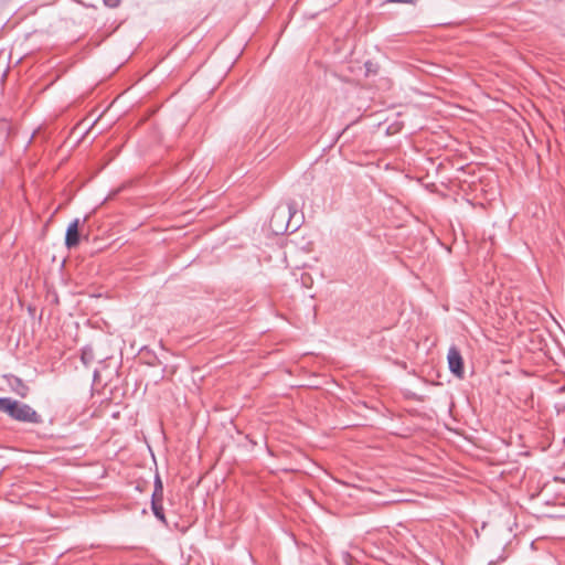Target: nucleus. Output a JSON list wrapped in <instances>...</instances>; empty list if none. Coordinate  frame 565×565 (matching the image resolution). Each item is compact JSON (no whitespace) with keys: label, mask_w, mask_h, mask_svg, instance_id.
I'll return each instance as SVG.
<instances>
[{"label":"nucleus","mask_w":565,"mask_h":565,"mask_svg":"<svg viewBox=\"0 0 565 565\" xmlns=\"http://www.w3.org/2000/svg\"><path fill=\"white\" fill-rule=\"evenodd\" d=\"M296 212V205L288 203L286 207L279 205L274 210L270 218V227L276 234H282L289 230V223L292 214Z\"/></svg>","instance_id":"nucleus-1"},{"label":"nucleus","mask_w":565,"mask_h":565,"mask_svg":"<svg viewBox=\"0 0 565 565\" xmlns=\"http://www.w3.org/2000/svg\"><path fill=\"white\" fill-rule=\"evenodd\" d=\"M14 407L10 412V417L19 422L39 424L41 416L29 405L14 401Z\"/></svg>","instance_id":"nucleus-2"},{"label":"nucleus","mask_w":565,"mask_h":565,"mask_svg":"<svg viewBox=\"0 0 565 565\" xmlns=\"http://www.w3.org/2000/svg\"><path fill=\"white\" fill-rule=\"evenodd\" d=\"M447 360L450 372L461 379L465 373L463 361L460 351L455 345L449 348Z\"/></svg>","instance_id":"nucleus-3"},{"label":"nucleus","mask_w":565,"mask_h":565,"mask_svg":"<svg viewBox=\"0 0 565 565\" xmlns=\"http://www.w3.org/2000/svg\"><path fill=\"white\" fill-rule=\"evenodd\" d=\"M79 224H81L79 218H75L67 226L66 234H65V245L68 248H73V247L77 246L79 243V232H78Z\"/></svg>","instance_id":"nucleus-4"},{"label":"nucleus","mask_w":565,"mask_h":565,"mask_svg":"<svg viewBox=\"0 0 565 565\" xmlns=\"http://www.w3.org/2000/svg\"><path fill=\"white\" fill-rule=\"evenodd\" d=\"M6 377H7L8 384L11 386L13 392H15L21 397L26 396V394L29 392V387L23 383V381L20 377L15 376V375H9Z\"/></svg>","instance_id":"nucleus-5"},{"label":"nucleus","mask_w":565,"mask_h":565,"mask_svg":"<svg viewBox=\"0 0 565 565\" xmlns=\"http://www.w3.org/2000/svg\"><path fill=\"white\" fill-rule=\"evenodd\" d=\"M163 498H151V510L154 516L160 520L162 523L167 524V520L163 512L162 507Z\"/></svg>","instance_id":"nucleus-6"},{"label":"nucleus","mask_w":565,"mask_h":565,"mask_svg":"<svg viewBox=\"0 0 565 565\" xmlns=\"http://www.w3.org/2000/svg\"><path fill=\"white\" fill-rule=\"evenodd\" d=\"M95 359L94 350L92 347L82 349L81 360L84 365L88 366Z\"/></svg>","instance_id":"nucleus-7"},{"label":"nucleus","mask_w":565,"mask_h":565,"mask_svg":"<svg viewBox=\"0 0 565 565\" xmlns=\"http://www.w3.org/2000/svg\"><path fill=\"white\" fill-rule=\"evenodd\" d=\"M14 401L9 397H0V411L10 415L14 407Z\"/></svg>","instance_id":"nucleus-8"},{"label":"nucleus","mask_w":565,"mask_h":565,"mask_svg":"<svg viewBox=\"0 0 565 565\" xmlns=\"http://www.w3.org/2000/svg\"><path fill=\"white\" fill-rule=\"evenodd\" d=\"M151 498H163V486L158 475L154 478V490Z\"/></svg>","instance_id":"nucleus-9"},{"label":"nucleus","mask_w":565,"mask_h":565,"mask_svg":"<svg viewBox=\"0 0 565 565\" xmlns=\"http://www.w3.org/2000/svg\"><path fill=\"white\" fill-rule=\"evenodd\" d=\"M105 4L110 7V8H115L119 4V0H104Z\"/></svg>","instance_id":"nucleus-10"},{"label":"nucleus","mask_w":565,"mask_h":565,"mask_svg":"<svg viewBox=\"0 0 565 565\" xmlns=\"http://www.w3.org/2000/svg\"><path fill=\"white\" fill-rule=\"evenodd\" d=\"M391 2H397V3H412L415 0H390Z\"/></svg>","instance_id":"nucleus-11"}]
</instances>
